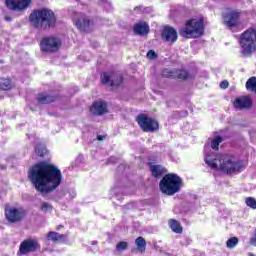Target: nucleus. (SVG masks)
I'll list each match as a JSON object with an SVG mask.
<instances>
[{
    "label": "nucleus",
    "mask_w": 256,
    "mask_h": 256,
    "mask_svg": "<svg viewBox=\"0 0 256 256\" xmlns=\"http://www.w3.org/2000/svg\"><path fill=\"white\" fill-rule=\"evenodd\" d=\"M28 179L40 193H51L61 185L63 174L57 166L40 162L30 169Z\"/></svg>",
    "instance_id": "f257e3e1"
},
{
    "label": "nucleus",
    "mask_w": 256,
    "mask_h": 256,
    "mask_svg": "<svg viewBox=\"0 0 256 256\" xmlns=\"http://www.w3.org/2000/svg\"><path fill=\"white\" fill-rule=\"evenodd\" d=\"M204 161L210 169H214L215 171H223V173H227L231 175L233 173H237V171H241V162L236 161L235 159L223 155H206Z\"/></svg>",
    "instance_id": "f03ea898"
},
{
    "label": "nucleus",
    "mask_w": 256,
    "mask_h": 256,
    "mask_svg": "<svg viewBox=\"0 0 256 256\" xmlns=\"http://www.w3.org/2000/svg\"><path fill=\"white\" fill-rule=\"evenodd\" d=\"M29 22L34 29L49 31V29H53L57 24V16L49 8H39L30 13Z\"/></svg>",
    "instance_id": "7ed1b4c3"
},
{
    "label": "nucleus",
    "mask_w": 256,
    "mask_h": 256,
    "mask_svg": "<svg viewBox=\"0 0 256 256\" xmlns=\"http://www.w3.org/2000/svg\"><path fill=\"white\" fill-rule=\"evenodd\" d=\"M159 187L164 195L173 196L181 191V188L183 187V179L177 174H166L161 179Z\"/></svg>",
    "instance_id": "20e7f679"
},
{
    "label": "nucleus",
    "mask_w": 256,
    "mask_h": 256,
    "mask_svg": "<svg viewBox=\"0 0 256 256\" xmlns=\"http://www.w3.org/2000/svg\"><path fill=\"white\" fill-rule=\"evenodd\" d=\"M241 57H251L256 51V30L248 29L239 38Z\"/></svg>",
    "instance_id": "39448f33"
},
{
    "label": "nucleus",
    "mask_w": 256,
    "mask_h": 256,
    "mask_svg": "<svg viewBox=\"0 0 256 256\" xmlns=\"http://www.w3.org/2000/svg\"><path fill=\"white\" fill-rule=\"evenodd\" d=\"M181 37L185 39H197L203 35V20L192 19L186 22L180 29Z\"/></svg>",
    "instance_id": "423d86ee"
},
{
    "label": "nucleus",
    "mask_w": 256,
    "mask_h": 256,
    "mask_svg": "<svg viewBox=\"0 0 256 256\" xmlns=\"http://www.w3.org/2000/svg\"><path fill=\"white\" fill-rule=\"evenodd\" d=\"M40 49L44 53H56L58 49H61V40L55 36L44 37L40 42Z\"/></svg>",
    "instance_id": "0eeeda50"
},
{
    "label": "nucleus",
    "mask_w": 256,
    "mask_h": 256,
    "mask_svg": "<svg viewBox=\"0 0 256 256\" xmlns=\"http://www.w3.org/2000/svg\"><path fill=\"white\" fill-rule=\"evenodd\" d=\"M137 122L145 133H153V131L159 129V123L157 121L143 114L137 117Z\"/></svg>",
    "instance_id": "6e6552de"
},
{
    "label": "nucleus",
    "mask_w": 256,
    "mask_h": 256,
    "mask_svg": "<svg viewBox=\"0 0 256 256\" xmlns=\"http://www.w3.org/2000/svg\"><path fill=\"white\" fill-rule=\"evenodd\" d=\"M101 81L103 85H108L110 87H118L123 83V77L119 73L115 72H104L101 75Z\"/></svg>",
    "instance_id": "1a4fd4ad"
},
{
    "label": "nucleus",
    "mask_w": 256,
    "mask_h": 256,
    "mask_svg": "<svg viewBox=\"0 0 256 256\" xmlns=\"http://www.w3.org/2000/svg\"><path fill=\"white\" fill-rule=\"evenodd\" d=\"M5 216L9 223H19L25 217V211L23 208H6Z\"/></svg>",
    "instance_id": "9d476101"
},
{
    "label": "nucleus",
    "mask_w": 256,
    "mask_h": 256,
    "mask_svg": "<svg viewBox=\"0 0 256 256\" xmlns=\"http://www.w3.org/2000/svg\"><path fill=\"white\" fill-rule=\"evenodd\" d=\"M31 5V0H6V7L12 11H24Z\"/></svg>",
    "instance_id": "9b49d317"
},
{
    "label": "nucleus",
    "mask_w": 256,
    "mask_h": 256,
    "mask_svg": "<svg viewBox=\"0 0 256 256\" xmlns=\"http://www.w3.org/2000/svg\"><path fill=\"white\" fill-rule=\"evenodd\" d=\"M223 20L226 27H236L237 23H239V12L235 10H229L227 13L223 14Z\"/></svg>",
    "instance_id": "f8f14e48"
},
{
    "label": "nucleus",
    "mask_w": 256,
    "mask_h": 256,
    "mask_svg": "<svg viewBox=\"0 0 256 256\" xmlns=\"http://www.w3.org/2000/svg\"><path fill=\"white\" fill-rule=\"evenodd\" d=\"M161 37L162 41L173 44L177 41L178 38L177 30H175L173 27L166 26L162 31Z\"/></svg>",
    "instance_id": "ddd939ff"
},
{
    "label": "nucleus",
    "mask_w": 256,
    "mask_h": 256,
    "mask_svg": "<svg viewBox=\"0 0 256 256\" xmlns=\"http://www.w3.org/2000/svg\"><path fill=\"white\" fill-rule=\"evenodd\" d=\"M38 244L35 240H25L20 245V253L22 255H27V253H32L37 251Z\"/></svg>",
    "instance_id": "4468645a"
},
{
    "label": "nucleus",
    "mask_w": 256,
    "mask_h": 256,
    "mask_svg": "<svg viewBox=\"0 0 256 256\" xmlns=\"http://www.w3.org/2000/svg\"><path fill=\"white\" fill-rule=\"evenodd\" d=\"M251 98L247 97V96H243L240 98H236L234 101V107L235 109H251Z\"/></svg>",
    "instance_id": "2eb2a0df"
},
{
    "label": "nucleus",
    "mask_w": 256,
    "mask_h": 256,
    "mask_svg": "<svg viewBox=\"0 0 256 256\" xmlns=\"http://www.w3.org/2000/svg\"><path fill=\"white\" fill-rule=\"evenodd\" d=\"M75 25L80 31H89L91 21L89 18H87V16L81 14L80 18L75 21Z\"/></svg>",
    "instance_id": "dca6fc26"
},
{
    "label": "nucleus",
    "mask_w": 256,
    "mask_h": 256,
    "mask_svg": "<svg viewBox=\"0 0 256 256\" xmlns=\"http://www.w3.org/2000/svg\"><path fill=\"white\" fill-rule=\"evenodd\" d=\"M90 111L93 115H103L104 113H107V103L103 101L95 102Z\"/></svg>",
    "instance_id": "f3484780"
},
{
    "label": "nucleus",
    "mask_w": 256,
    "mask_h": 256,
    "mask_svg": "<svg viewBox=\"0 0 256 256\" xmlns=\"http://www.w3.org/2000/svg\"><path fill=\"white\" fill-rule=\"evenodd\" d=\"M135 35H147L149 33V24L147 22H138L134 25Z\"/></svg>",
    "instance_id": "a211bd4d"
},
{
    "label": "nucleus",
    "mask_w": 256,
    "mask_h": 256,
    "mask_svg": "<svg viewBox=\"0 0 256 256\" xmlns=\"http://www.w3.org/2000/svg\"><path fill=\"white\" fill-rule=\"evenodd\" d=\"M47 239L49 241H63L65 239H67V236L64 234H59L57 232H49L47 234Z\"/></svg>",
    "instance_id": "6ab92c4d"
},
{
    "label": "nucleus",
    "mask_w": 256,
    "mask_h": 256,
    "mask_svg": "<svg viewBox=\"0 0 256 256\" xmlns=\"http://www.w3.org/2000/svg\"><path fill=\"white\" fill-rule=\"evenodd\" d=\"M169 226L174 233H183V227L181 226V223H179L177 220H170Z\"/></svg>",
    "instance_id": "aec40b11"
},
{
    "label": "nucleus",
    "mask_w": 256,
    "mask_h": 256,
    "mask_svg": "<svg viewBox=\"0 0 256 256\" xmlns=\"http://www.w3.org/2000/svg\"><path fill=\"white\" fill-rule=\"evenodd\" d=\"M150 169L153 177H161L165 173V168L161 165H152Z\"/></svg>",
    "instance_id": "412c9836"
},
{
    "label": "nucleus",
    "mask_w": 256,
    "mask_h": 256,
    "mask_svg": "<svg viewBox=\"0 0 256 256\" xmlns=\"http://www.w3.org/2000/svg\"><path fill=\"white\" fill-rule=\"evenodd\" d=\"M55 101V97L47 94H40L38 96V102L42 103V105H45L47 103H53Z\"/></svg>",
    "instance_id": "4be33fe9"
},
{
    "label": "nucleus",
    "mask_w": 256,
    "mask_h": 256,
    "mask_svg": "<svg viewBox=\"0 0 256 256\" xmlns=\"http://www.w3.org/2000/svg\"><path fill=\"white\" fill-rule=\"evenodd\" d=\"M135 245H136L137 249L139 251H141V253H143V251H145V249L147 248V242L145 241V238H143V237H138L135 240Z\"/></svg>",
    "instance_id": "5701e85b"
},
{
    "label": "nucleus",
    "mask_w": 256,
    "mask_h": 256,
    "mask_svg": "<svg viewBox=\"0 0 256 256\" xmlns=\"http://www.w3.org/2000/svg\"><path fill=\"white\" fill-rule=\"evenodd\" d=\"M246 89L252 91V93H256V77H251L247 80Z\"/></svg>",
    "instance_id": "b1692460"
},
{
    "label": "nucleus",
    "mask_w": 256,
    "mask_h": 256,
    "mask_svg": "<svg viewBox=\"0 0 256 256\" xmlns=\"http://www.w3.org/2000/svg\"><path fill=\"white\" fill-rule=\"evenodd\" d=\"M12 87H13V84H11L10 79L0 80V89H2V91H9V89H12Z\"/></svg>",
    "instance_id": "393cba45"
},
{
    "label": "nucleus",
    "mask_w": 256,
    "mask_h": 256,
    "mask_svg": "<svg viewBox=\"0 0 256 256\" xmlns=\"http://www.w3.org/2000/svg\"><path fill=\"white\" fill-rule=\"evenodd\" d=\"M221 143H223V138H221V136H216L212 142H211V147L217 151L219 149V145H221Z\"/></svg>",
    "instance_id": "a878e982"
},
{
    "label": "nucleus",
    "mask_w": 256,
    "mask_h": 256,
    "mask_svg": "<svg viewBox=\"0 0 256 256\" xmlns=\"http://www.w3.org/2000/svg\"><path fill=\"white\" fill-rule=\"evenodd\" d=\"M238 243H239V239L237 237H232L227 240L226 247L228 249H233V248L237 247Z\"/></svg>",
    "instance_id": "bb28decb"
},
{
    "label": "nucleus",
    "mask_w": 256,
    "mask_h": 256,
    "mask_svg": "<svg viewBox=\"0 0 256 256\" xmlns=\"http://www.w3.org/2000/svg\"><path fill=\"white\" fill-rule=\"evenodd\" d=\"M40 211H42L43 213H51V211H53V205L48 202H42L40 206Z\"/></svg>",
    "instance_id": "cd10ccee"
},
{
    "label": "nucleus",
    "mask_w": 256,
    "mask_h": 256,
    "mask_svg": "<svg viewBox=\"0 0 256 256\" xmlns=\"http://www.w3.org/2000/svg\"><path fill=\"white\" fill-rule=\"evenodd\" d=\"M245 203L251 209H256V200L253 197H248L245 199Z\"/></svg>",
    "instance_id": "c85d7f7f"
},
{
    "label": "nucleus",
    "mask_w": 256,
    "mask_h": 256,
    "mask_svg": "<svg viewBox=\"0 0 256 256\" xmlns=\"http://www.w3.org/2000/svg\"><path fill=\"white\" fill-rule=\"evenodd\" d=\"M129 247V244L125 241H121L116 245V251H125Z\"/></svg>",
    "instance_id": "c756f323"
},
{
    "label": "nucleus",
    "mask_w": 256,
    "mask_h": 256,
    "mask_svg": "<svg viewBox=\"0 0 256 256\" xmlns=\"http://www.w3.org/2000/svg\"><path fill=\"white\" fill-rule=\"evenodd\" d=\"M176 75L178 79H187V77H189V72H187V70H178Z\"/></svg>",
    "instance_id": "7c9ffc66"
},
{
    "label": "nucleus",
    "mask_w": 256,
    "mask_h": 256,
    "mask_svg": "<svg viewBox=\"0 0 256 256\" xmlns=\"http://www.w3.org/2000/svg\"><path fill=\"white\" fill-rule=\"evenodd\" d=\"M35 151L39 157H43L47 153V149L45 147H36Z\"/></svg>",
    "instance_id": "2f4dec72"
},
{
    "label": "nucleus",
    "mask_w": 256,
    "mask_h": 256,
    "mask_svg": "<svg viewBox=\"0 0 256 256\" xmlns=\"http://www.w3.org/2000/svg\"><path fill=\"white\" fill-rule=\"evenodd\" d=\"M147 57H148V59H157V53H155L153 50H150L147 53Z\"/></svg>",
    "instance_id": "473e14b6"
},
{
    "label": "nucleus",
    "mask_w": 256,
    "mask_h": 256,
    "mask_svg": "<svg viewBox=\"0 0 256 256\" xmlns=\"http://www.w3.org/2000/svg\"><path fill=\"white\" fill-rule=\"evenodd\" d=\"M220 87H221V89H227V87H229V82H227V81H222V82L220 83Z\"/></svg>",
    "instance_id": "72a5a7b5"
},
{
    "label": "nucleus",
    "mask_w": 256,
    "mask_h": 256,
    "mask_svg": "<svg viewBox=\"0 0 256 256\" xmlns=\"http://www.w3.org/2000/svg\"><path fill=\"white\" fill-rule=\"evenodd\" d=\"M164 77H173V72H169L168 70L163 72Z\"/></svg>",
    "instance_id": "f704fd0d"
},
{
    "label": "nucleus",
    "mask_w": 256,
    "mask_h": 256,
    "mask_svg": "<svg viewBox=\"0 0 256 256\" xmlns=\"http://www.w3.org/2000/svg\"><path fill=\"white\" fill-rule=\"evenodd\" d=\"M5 21H7L8 23L12 21L11 16H5Z\"/></svg>",
    "instance_id": "c9c22d12"
},
{
    "label": "nucleus",
    "mask_w": 256,
    "mask_h": 256,
    "mask_svg": "<svg viewBox=\"0 0 256 256\" xmlns=\"http://www.w3.org/2000/svg\"><path fill=\"white\" fill-rule=\"evenodd\" d=\"M97 139H98V141H103V139H105V137H104V136L99 135V136L97 137Z\"/></svg>",
    "instance_id": "e433bc0d"
},
{
    "label": "nucleus",
    "mask_w": 256,
    "mask_h": 256,
    "mask_svg": "<svg viewBox=\"0 0 256 256\" xmlns=\"http://www.w3.org/2000/svg\"><path fill=\"white\" fill-rule=\"evenodd\" d=\"M248 256H255V254H253V253H248Z\"/></svg>",
    "instance_id": "4c0bfd02"
},
{
    "label": "nucleus",
    "mask_w": 256,
    "mask_h": 256,
    "mask_svg": "<svg viewBox=\"0 0 256 256\" xmlns=\"http://www.w3.org/2000/svg\"><path fill=\"white\" fill-rule=\"evenodd\" d=\"M205 152H207V147H205Z\"/></svg>",
    "instance_id": "58836bf2"
}]
</instances>
